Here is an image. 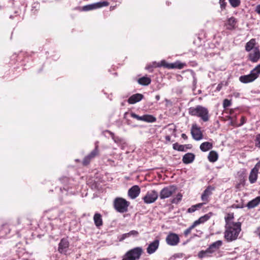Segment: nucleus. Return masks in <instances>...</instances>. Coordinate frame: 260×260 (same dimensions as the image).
Returning <instances> with one entry per match:
<instances>
[{
    "mask_svg": "<svg viewBox=\"0 0 260 260\" xmlns=\"http://www.w3.org/2000/svg\"><path fill=\"white\" fill-rule=\"evenodd\" d=\"M241 223H227L225 225L224 238L228 242L236 240L241 230Z\"/></svg>",
    "mask_w": 260,
    "mask_h": 260,
    "instance_id": "nucleus-1",
    "label": "nucleus"
},
{
    "mask_svg": "<svg viewBox=\"0 0 260 260\" xmlns=\"http://www.w3.org/2000/svg\"><path fill=\"white\" fill-rule=\"evenodd\" d=\"M189 114L192 116H196L200 117L204 122L209 120V114L208 110L202 106L198 105L196 107H190L189 109Z\"/></svg>",
    "mask_w": 260,
    "mask_h": 260,
    "instance_id": "nucleus-2",
    "label": "nucleus"
},
{
    "mask_svg": "<svg viewBox=\"0 0 260 260\" xmlns=\"http://www.w3.org/2000/svg\"><path fill=\"white\" fill-rule=\"evenodd\" d=\"M113 205L115 209L119 213H123L128 211L129 202L122 198H116L114 202Z\"/></svg>",
    "mask_w": 260,
    "mask_h": 260,
    "instance_id": "nucleus-3",
    "label": "nucleus"
},
{
    "mask_svg": "<svg viewBox=\"0 0 260 260\" xmlns=\"http://www.w3.org/2000/svg\"><path fill=\"white\" fill-rule=\"evenodd\" d=\"M260 74V64L257 65L253 69L250 73L248 75L241 76L239 78V80L243 83H248L251 82L255 80Z\"/></svg>",
    "mask_w": 260,
    "mask_h": 260,
    "instance_id": "nucleus-4",
    "label": "nucleus"
},
{
    "mask_svg": "<svg viewBox=\"0 0 260 260\" xmlns=\"http://www.w3.org/2000/svg\"><path fill=\"white\" fill-rule=\"evenodd\" d=\"M143 253L141 247H137L128 250L124 255L122 260H137L139 259Z\"/></svg>",
    "mask_w": 260,
    "mask_h": 260,
    "instance_id": "nucleus-5",
    "label": "nucleus"
},
{
    "mask_svg": "<svg viewBox=\"0 0 260 260\" xmlns=\"http://www.w3.org/2000/svg\"><path fill=\"white\" fill-rule=\"evenodd\" d=\"M176 190V187L174 185H170L164 187L161 190L159 193V198L163 200L170 197Z\"/></svg>",
    "mask_w": 260,
    "mask_h": 260,
    "instance_id": "nucleus-6",
    "label": "nucleus"
},
{
    "mask_svg": "<svg viewBox=\"0 0 260 260\" xmlns=\"http://www.w3.org/2000/svg\"><path fill=\"white\" fill-rule=\"evenodd\" d=\"M109 3L106 1L100 2L90 5L84 6L82 9L83 11H87L94 9H99L103 7H107L109 6Z\"/></svg>",
    "mask_w": 260,
    "mask_h": 260,
    "instance_id": "nucleus-7",
    "label": "nucleus"
},
{
    "mask_svg": "<svg viewBox=\"0 0 260 260\" xmlns=\"http://www.w3.org/2000/svg\"><path fill=\"white\" fill-rule=\"evenodd\" d=\"M158 194L155 190H151L148 191L146 196L143 198L144 202L146 204H151L154 203L158 198Z\"/></svg>",
    "mask_w": 260,
    "mask_h": 260,
    "instance_id": "nucleus-8",
    "label": "nucleus"
},
{
    "mask_svg": "<svg viewBox=\"0 0 260 260\" xmlns=\"http://www.w3.org/2000/svg\"><path fill=\"white\" fill-rule=\"evenodd\" d=\"M166 241L169 245L176 246L179 243L180 239L177 234L175 233H170L167 236Z\"/></svg>",
    "mask_w": 260,
    "mask_h": 260,
    "instance_id": "nucleus-9",
    "label": "nucleus"
},
{
    "mask_svg": "<svg viewBox=\"0 0 260 260\" xmlns=\"http://www.w3.org/2000/svg\"><path fill=\"white\" fill-rule=\"evenodd\" d=\"M99 153V151L98 149V145L95 144V148L90 153V154L84 157L83 160V165L84 166L88 165L90 160L96 156Z\"/></svg>",
    "mask_w": 260,
    "mask_h": 260,
    "instance_id": "nucleus-10",
    "label": "nucleus"
},
{
    "mask_svg": "<svg viewBox=\"0 0 260 260\" xmlns=\"http://www.w3.org/2000/svg\"><path fill=\"white\" fill-rule=\"evenodd\" d=\"M215 188L211 185L208 186L203 191L201 196V200L204 203L206 204L209 201V197L212 195V191L214 190Z\"/></svg>",
    "mask_w": 260,
    "mask_h": 260,
    "instance_id": "nucleus-11",
    "label": "nucleus"
},
{
    "mask_svg": "<svg viewBox=\"0 0 260 260\" xmlns=\"http://www.w3.org/2000/svg\"><path fill=\"white\" fill-rule=\"evenodd\" d=\"M191 134L193 139L197 141H199L203 138V135L200 130V128L197 126L196 124H194L192 125L191 129Z\"/></svg>",
    "mask_w": 260,
    "mask_h": 260,
    "instance_id": "nucleus-12",
    "label": "nucleus"
},
{
    "mask_svg": "<svg viewBox=\"0 0 260 260\" xmlns=\"http://www.w3.org/2000/svg\"><path fill=\"white\" fill-rule=\"evenodd\" d=\"M260 59V51L258 47L254 48L248 55V59L252 62H256Z\"/></svg>",
    "mask_w": 260,
    "mask_h": 260,
    "instance_id": "nucleus-13",
    "label": "nucleus"
},
{
    "mask_svg": "<svg viewBox=\"0 0 260 260\" xmlns=\"http://www.w3.org/2000/svg\"><path fill=\"white\" fill-rule=\"evenodd\" d=\"M160 66L167 68L168 69H181L183 68L184 64L180 62L167 63L165 60H161Z\"/></svg>",
    "mask_w": 260,
    "mask_h": 260,
    "instance_id": "nucleus-14",
    "label": "nucleus"
},
{
    "mask_svg": "<svg viewBox=\"0 0 260 260\" xmlns=\"http://www.w3.org/2000/svg\"><path fill=\"white\" fill-rule=\"evenodd\" d=\"M159 245V241L158 239H156L152 242L150 243L147 248V252L151 254L154 253L158 249Z\"/></svg>",
    "mask_w": 260,
    "mask_h": 260,
    "instance_id": "nucleus-15",
    "label": "nucleus"
},
{
    "mask_svg": "<svg viewBox=\"0 0 260 260\" xmlns=\"http://www.w3.org/2000/svg\"><path fill=\"white\" fill-rule=\"evenodd\" d=\"M260 167L259 166H257V164L255 166V167L251 170L249 176V181L251 183H255L257 179V174L258 169L257 167Z\"/></svg>",
    "mask_w": 260,
    "mask_h": 260,
    "instance_id": "nucleus-16",
    "label": "nucleus"
},
{
    "mask_svg": "<svg viewBox=\"0 0 260 260\" xmlns=\"http://www.w3.org/2000/svg\"><path fill=\"white\" fill-rule=\"evenodd\" d=\"M140 193V188L138 185H134L129 189L128 196L132 199L136 198Z\"/></svg>",
    "mask_w": 260,
    "mask_h": 260,
    "instance_id": "nucleus-17",
    "label": "nucleus"
},
{
    "mask_svg": "<svg viewBox=\"0 0 260 260\" xmlns=\"http://www.w3.org/2000/svg\"><path fill=\"white\" fill-rule=\"evenodd\" d=\"M222 242L221 240H218L216 242L212 243L209 245L208 248L207 249V251L208 253H212L218 249L219 247L222 245Z\"/></svg>",
    "mask_w": 260,
    "mask_h": 260,
    "instance_id": "nucleus-18",
    "label": "nucleus"
},
{
    "mask_svg": "<svg viewBox=\"0 0 260 260\" xmlns=\"http://www.w3.org/2000/svg\"><path fill=\"white\" fill-rule=\"evenodd\" d=\"M143 97V95L141 93H136L131 96L127 102L129 104H134L141 101Z\"/></svg>",
    "mask_w": 260,
    "mask_h": 260,
    "instance_id": "nucleus-19",
    "label": "nucleus"
},
{
    "mask_svg": "<svg viewBox=\"0 0 260 260\" xmlns=\"http://www.w3.org/2000/svg\"><path fill=\"white\" fill-rule=\"evenodd\" d=\"M69 242L66 239L61 240L58 247V251L60 253L65 252L67 251V249L69 247Z\"/></svg>",
    "mask_w": 260,
    "mask_h": 260,
    "instance_id": "nucleus-20",
    "label": "nucleus"
},
{
    "mask_svg": "<svg viewBox=\"0 0 260 260\" xmlns=\"http://www.w3.org/2000/svg\"><path fill=\"white\" fill-rule=\"evenodd\" d=\"M195 155L192 153L185 154L182 158V161L185 164L191 163L194 159Z\"/></svg>",
    "mask_w": 260,
    "mask_h": 260,
    "instance_id": "nucleus-21",
    "label": "nucleus"
},
{
    "mask_svg": "<svg viewBox=\"0 0 260 260\" xmlns=\"http://www.w3.org/2000/svg\"><path fill=\"white\" fill-rule=\"evenodd\" d=\"M256 41L255 39H251L249 41L246 43L245 45V50L247 52H250L254 50L255 48Z\"/></svg>",
    "mask_w": 260,
    "mask_h": 260,
    "instance_id": "nucleus-22",
    "label": "nucleus"
},
{
    "mask_svg": "<svg viewBox=\"0 0 260 260\" xmlns=\"http://www.w3.org/2000/svg\"><path fill=\"white\" fill-rule=\"evenodd\" d=\"M259 203L260 196H258L249 202L247 205V207L248 209H252L256 207Z\"/></svg>",
    "mask_w": 260,
    "mask_h": 260,
    "instance_id": "nucleus-23",
    "label": "nucleus"
},
{
    "mask_svg": "<svg viewBox=\"0 0 260 260\" xmlns=\"http://www.w3.org/2000/svg\"><path fill=\"white\" fill-rule=\"evenodd\" d=\"M93 220L95 225L99 227L103 225V220L102 216L100 213H96L93 216Z\"/></svg>",
    "mask_w": 260,
    "mask_h": 260,
    "instance_id": "nucleus-24",
    "label": "nucleus"
},
{
    "mask_svg": "<svg viewBox=\"0 0 260 260\" xmlns=\"http://www.w3.org/2000/svg\"><path fill=\"white\" fill-rule=\"evenodd\" d=\"M236 22H237V21L234 17H232L228 19L227 24H226L227 29H230V30H232V29H234L235 28Z\"/></svg>",
    "mask_w": 260,
    "mask_h": 260,
    "instance_id": "nucleus-25",
    "label": "nucleus"
},
{
    "mask_svg": "<svg viewBox=\"0 0 260 260\" xmlns=\"http://www.w3.org/2000/svg\"><path fill=\"white\" fill-rule=\"evenodd\" d=\"M212 147L213 145L212 143L205 142L201 144L200 148L202 151L205 152L212 149Z\"/></svg>",
    "mask_w": 260,
    "mask_h": 260,
    "instance_id": "nucleus-26",
    "label": "nucleus"
},
{
    "mask_svg": "<svg viewBox=\"0 0 260 260\" xmlns=\"http://www.w3.org/2000/svg\"><path fill=\"white\" fill-rule=\"evenodd\" d=\"M189 145H180L177 143L173 144V148L174 149L178 150L179 151H185L187 148H189L188 147Z\"/></svg>",
    "mask_w": 260,
    "mask_h": 260,
    "instance_id": "nucleus-27",
    "label": "nucleus"
},
{
    "mask_svg": "<svg viewBox=\"0 0 260 260\" xmlns=\"http://www.w3.org/2000/svg\"><path fill=\"white\" fill-rule=\"evenodd\" d=\"M151 79L147 77H143L138 79V83L142 85H148L151 83Z\"/></svg>",
    "mask_w": 260,
    "mask_h": 260,
    "instance_id": "nucleus-28",
    "label": "nucleus"
},
{
    "mask_svg": "<svg viewBox=\"0 0 260 260\" xmlns=\"http://www.w3.org/2000/svg\"><path fill=\"white\" fill-rule=\"evenodd\" d=\"M208 158L210 162H214L218 159V154L215 151H211L209 152Z\"/></svg>",
    "mask_w": 260,
    "mask_h": 260,
    "instance_id": "nucleus-29",
    "label": "nucleus"
},
{
    "mask_svg": "<svg viewBox=\"0 0 260 260\" xmlns=\"http://www.w3.org/2000/svg\"><path fill=\"white\" fill-rule=\"evenodd\" d=\"M209 216L208 215H205L199 218L198 220H196L193 223L196 225H198L201 223H204L209 219Z\"/></svg>",
    "mask_w": 260,
    "mask_h": 260,
    "instance_id": "nucleus-30",
    "label": "nucleus"
},
{
    "mask_svg": "<svg viewBox=\"0 0 260 260\" xmlns=\"http://www.w3.org/2000/svg\"><path fill=\"white\" fill-rule=\"evenodd\" d=\"M156 121V118L150 115H144L143 121L153 122Z\"/></svg>",
    "mask_w": 260,
    "mask_h": 260,
    "instance_id": "nucleus-31",
    "label": "nucleus"
},
{
    "mask_svg": "<svg viewBox=\"0 0 260 260\" xmlns=\"http://www.w3.org/2000/svg\"><path fill=\"white\" fill-rule=\"evenodd\" d=\"M159 67H161L160 63H156V62H154L152 64H149L146 67L145 69L148 70L150 72H152L153 71V68Z\"/></svg>",
    "mask_w": 260,
    "mask_h": 260,
    "instance_id": "nucleus-32",
    "label": "nucleus"
},
{
    "mask_svg": "<svg viewBox=\"0 0 260 260\" xmlns=\"http://www.w3.org/2000/svg\"><path fill=\"white\" fill-rule=\"evenodd\" d=\"M196 226V224L193 223V224L190 226L188 229H186L184 232V234L185 236H187L190 233L191 230L194 229Z\"/></svg>",
    "mask_w": 260,
    "mask_h": 260,
    "instance_id": "nucleus-33",
    "label": "nucleus"
},
{
    "mask_svg": "<svg viewBox=\"0 0 260 260\" xmlns=\"http://www.w3.org/2000/svg\"><path fill=\"white\" fill-rule=\"evenodd\" d=\"M230 4L233 7H237L240 4V0H229Z\"/></svg>",
    "mask_w": 260,
    "mask_h": 260,
    "instance_id": "nucleus-34",
    "label": "nucleus"
},
{
    "mask_svg": "<svg viewBox=\"0 0 260 260\" xmlns=\"http://www.w3.org/2000/svg\"><path fill=\"white\" fill-rule=\"evenodd\" d=\"M131 116L132 117L135 118L138 120L143 121L144 115L140 116L137 115L136 114H135L134 113H131Z\"/></svg>",
    "mask_w": 260,
    "mask_h": 260,
    "instance_id": "nucleus-35",
    "label": "nucleus"
},
{
    "mask_svg": "<svg viewBox=\"0 0 260 260\" xmlns=\"http://www.w3.org/2000/svg\"><path fill=\"white\" fill-rule=\"evenodd\" d=\"M233 218L234 216L233 215L229 214L227 216L225 217V224H227V223H234L231 221Z\"/></svg>",
    "mask_w": 260,
    "mask_h": 260,
    "instance_id": "nucleus-36",
    "label": "nucleus"
},
{
    "mask_svg": "<svg viewBox=\"0 0 260 260\" xmlns=\"http://www.w3.org/2000/svg\"><path fill=\"white\" fill-rule=\"evenodd\" d=\"M127 234L129 237L131 236H132L133 237H136L137 236H138L139 235V232L137 231H135V230H132V231H131L127 233Z\"/></svg>",
    "mask_w": 260,
    "mask_h": 260,
    "instance_id": "nucleus-37",
    "label": "nucleus"
},
{
    "mask_svg": "<svg viewBox=\"0 0 260 260\" xmlns=\"http://www.w3.org/2000/svg\"><path fill=\"white\" fill-rule=\"evenodd\" d=\"M232 104V103L231 102V101L228 100V99H225L223 101V107L224 108H226L228 107H229V106H230Z\"/></svg>",
    "mask_w": 260,
    "mask_h": 260,
    "instance_id": "nucleus-38",
    "label": "nucleus"
},
{
    "mask_svg": "<svg viewBox=\"0 0 260 260\" xmlns=\"http://www.w3.org/2000/svg\"><path fill=\"white\" fill-rule=\"evenodd\" d=\"M207 253H208L207 250L206 251L201 250L198 253V256L199 258H203L205 257V255Z\"/></svg>",
    "mask_w": 260,
    "mask_h": 260,
    "instance_id": "nucleus-39",
    "label": "nucleus"
},
{
    "mask_svg": "<svg viewBox=\"0 0 260 260\" xmlns=\"http://www.w3.org/2000/svg\"><path fill=\"white\" fill-rule=\"evenodd\" d=\"M255 144L256 146L260 148V134L257 135L256 136Z\"/></svg>",
    "mask_w": 260,
    "mask_h": 260,
    "instance_id": "nucleus-40",
    "label": "nucleus"
},
{
    "mask_svg": "<svg viewBox=\"0 0 260 260\" xmlns=\"http://www.w3.org/2000/svg\"><path fill=\"white\" fill-rule=\"evenodd\" d=\"M246 121V119L244 116H242L240 119V123L237 125V126L243 125Z\"/></svg>",
    "mask_w": 260,
    "mask_h": 260,
    "instance_id": "nucleus-41",
    "label": "nucleus"
},
{
    "mask_svg": "<svg viewBox=\"0 0 260 260\" xmlns=\"http://www.w3.org/2000/svg\"><path fill=\"white\" fill-rule=\"evenodd\" d=\"M181 198H182V195L181 194H178L176 198L173 199L172 203H178L181 200Z\"/></svg>",
    "mask_w": 260,
    "mask_h": 260,
    "instance_id": "nucleus-42",
    "label": "nucleus"
},
{
    "mask_svg": "<svg viewBox=\"0 0 260 260\" xmlns=\"http://www.w3.org/2000/svg\"><path fill=\"white\" fill-rule=\"evenodd\" d=\"M191 73L193 79V84L194 86H195L197 83V79L196 78V74L192 71H191Z\"/></svg>",
    "mask_w": 260,
    "mask_h": 260,
    "instance_id": "nucleus-43",
    "label": "nucleus"
},
{
    "mask_svg": "<svg viewBox=\"0 0 260 260\" xmlns=\"http://www.w3.org/2000/svg\"><path fill=\"white\" fill-rule=\"evenodd\" d=\"M128 237H129V236H128L127 233L123 234L121 235V237L119 239V241L120 242L122 241L125 239L128 238Z\"/></svg>",
    "mask_w": 260,
    "mask_h": 260,
    "instance_id": "nucleus-44",
    "label": "nucleus"
},
{
    "mask_svg": "<svg viewBox=\"0 0 260 260\" xmlns=\"http://www.w3.org/2000/svg\"><path fill=\"white\" fill-rule=\"evenodd\" d=\"M219 4L220 5V7L221 9H224L226 5V3L225 2V0H219Z\"/></svg>",
    "mask_w": 260,
    "mask_h": 260,
    "instance_id": "nucleus-45",
    "label": "nucleus"
},
{
    "mask_svg": "<svg viewBox=\"0 0 260 260\" xmlns=\"http://www.w3.org/2000/svg\"><path fill=\"white\" fill-rule=\"evenodd\" d=\"M196 210H197V208H196V206H193L191 208H189L188 209V212L191 213V212H194Z\"/></svg>",
    "mask_w": 260,
    "mask_h": 260,
    "instance_id": "nucleus-46",
    "label": "nucleus"
},
{
    "mask_svg": "<svg viewBox=\"0 0 260 260\" xmlns=\"http://www.w3.org/2000/svg\"><path fill=\"white\" fill-rule=\"evenodd\" d=\"M255 12L260 14V5H257L255 8Z\"/></svg>",
    "mask_w": 260,
    "mask_h": 260,
    "instance_id": "nucleus-47",
    "label": "nucleus"
},
{
    "mask_svg": "<svg viewBox=\"0 0 260 260\" xmlns=\"http://www.w3.org/2000/svg\"><path fill=\"white\" fill-rule=\"evenodd\" d=\"M204 204H205V203H204V202L202 203H199L198 204H197L196 205H194V206H196V208H201Z\"/></svg>",
    "mask_w": 260,
    "mask_h": 260,
    "instance_id": "nucleus-48",
    "label": "nucleus"
},
{
    "mask_svg": "<svg viewBox=\"0 0 260 260\" xmlns=\"http://www.w3.org/2000/svg\"><path fill=\"white\" fill-rule=\"evenodd\" d=\"M165 139L167 142H169L171 141V137L169 135H167L165 137Z\"/></svg>",
    "mask_w": 260,
    "mask_h": 260,
    "instance_id": "nucleus-49",
    "label": "nucleus"
},
{
    "mask_svg": "<svg viewBox=\"0 0 260 260\" xmlns=\"http://www.w3.org/2000/svg\"><path fill=\"white\" fill-rule=\"evenodd\" d=\"M181 137L184 140H186L187 139V136L185 134H182Z\"/></svg>",
    "mask_w": 260,
    "mask_h": 260,
    "instance_id": "nucleus-50",
    "label": "nucleus"
},
{
    "mask_svg": "<svg viewBox=\"0 0 260 260\" xmlns=\"http://www.w3.org/2000/svg\"><path fill=\"white\" fill-rule=\"evenodd\" d=\"M256 233H257V234L260 237V227L257 228L256 231Z\"/></svg>",
    "mask_w": 260,
    "mask_h": 260,
    "instance_id": "nucleus-51",
    "label": "nucleus"
},
{
    "mask_svg": "<svg viewBox=\"0 0 260 260\" xmlns=\"http://www.w3.org/2000/svg\"><path fill=\"white\" fill-rule=\"evenodd\" d=\"M155 99L157 100V101H158L160 99V96L159 95H157L155 96Z\"/></svg>",
    "mask_w": 260,
    "mask_h": 260,
    "instance_id": "nucleus-52",
    "label": "nucleus"
},
{
    "mask_svg": "<svg viewBox=\"0 0 260 260\" xmlns=\"http://www.w3.org/2000/svg\"><path fill=\"white\" fill-rule=\"evenodd\" d=\"M110 134L111 135L112 139H114V134L111 132L108 131Z\"/></svg>",
    "mask_w": 260,
    "mask_h": 260,
    "instance_id": "nucleus-53",
    "label": "nucleus"
},
{
    "mask_svg": "<svg viewBox=\"0 0 260 260\" xmlns=\"http://www.w3.org/2000/svg\"><path fill=\"white\" fill-rule=\"evenodd\" d=\"M231 125H235L233 121H231Z\"/></svg>",
    "mask_w": 260,
    "mask_h": 260,
    "instance_id": "nucleus-54",
    "label": "nucleus"
},
{
    "mask_svg": "<svg viewBox=\"0 0 260 260\" xmlns=\"http://www.w3.org/2000/svg\"><path fill=\"white\" fill-rule=\"evenodd\" d=\"M257 166H260V161L257 163Z\"/></svg>",
    "mask_w": 260,
    "mask_h": 260,
    "instance_id": "nucleus-55",
    "label": "nucleus"
}]
</instances>
